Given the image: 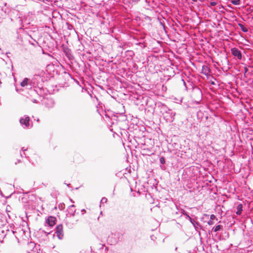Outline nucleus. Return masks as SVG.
Segmentation results:
<instances>
[{"label": "nucleus", "instance_id": "obj_1", "mask_svg": "<svg viewBox=\"0 0 253 253\" xmlns=\"http://www.w3.org/2000/svg\"><path fill=\"white\" fill-rule=\"evenodd\" d=\"M231 52H232V54L234 56H237V58L239 59H241L242 58L241 52L237 48H232L231 49Z\"/></svg>", "mask_w": 253, "mask_h": 253}, {"label": "nucleus", "instance_id": "obj_2", "mask_svg": "<svg viewBox=\"0 0 253 253\" xmlns=\"http://www.w3.org/2000/svg\"><path fill=\"white\" fill-rule=\"evenodd\" d=\"M30 118L29 117H26L25 118L21 119L20 120V123L21 124L24 125L25 126L27 127H29L30 126Z\"/></svg>", "mask_w": 253, "mask_h": 253}, {"label": "nucleus", "instance_id": "obj_3", "mask_svg": "<svg viewBox=\"0 0 253 253\" xmlns=\"http://www.w3.org/2000/svg\"><path fill=\"white\" fill-rule=\"evenodd\" d=\"M55 217L53 216H49L46 220V222L49 226H52L55 224Z\"/></svg>", "mask_w": 253, "mask_h": 253}, {"label": "nucleus", "instance_id": "obj_4", "mask_svg": "<svg viewBox=\"0 0 253 253\" xmlns=\"http://www.w3.org/2000/svg\"><path fill=\"white\" fill-rule=\"evenodd\" d=\"M56 233L58 236L63 233V226L62 225H58L56 226Z\"/></svg>", "mask_w": 253, "mask_h": 253}, {"label": "nucleus", "instance_id": "obj_5", "mask_svg": "<svg viewBox=\"0 0 253 253\" xmlns=\"http://www.w3.org/2000/svg\"><path fill=\"white\" fill-rule=\"evenodd\" d=\"M242 205L239 204L238 205L237 207V211H236V214L238 215L241 214L242 211Z\"/></svg>", "mask_w": 253, "mask_h": 253}, {"label": "nucleus", "instance_id": "obj_6", "mask_svg": "<svg viewBox=\"0 0 253 253\" xmlns=\"http://www.w3.org/2000/svg\"><path fill=\"white\" fill-rule=\"evenodd\" d=\"M28 79L27 78H25L24 80L21 83V85L23 87L27 85L28 84Z\"/></svg>", "mask_w": 253, "mask_h": 253}, {"label": "nucleus", "instance_id": "obj_7", "mask_svg": "<svg viewBox=\"0 0 253 253\" xmlns=\"http://www.w3.org/2000/svg\"><path fill=\"white\" fill-rule=\"evenodd\" d=\"M239 27L241 28V30H242L243 32H248V29H247L246 27H245L243 24H239Z\"/></svg>", "mask_w": 253, "mask_h": 253}, {"label": "nucleus", "instance_id": "obj_8", "mask_svg": "<svg viewBox=\"0 0 253 253\" xmlns=\"http://www.w3.org/2000/svg\"><path fill=\"white\" fill-rule=\"evenodd\" d=\"M240 0H232L231 2L234 5H239L240 4Z\"/></svg>", "mask_w": 253, "mask_h": 253}, {"label": "nucleus", "instance_id": "obj_9", "mask_svg": "<svg viewBox=\"0 0 253 253\" xmlns=\"http://www.w3.org/2000/svg\"><path fill=\"white\" fill-rule=\"evenodd\" d=\"M221 226L220 225H217L214 228V232H217L220 229Z\"/></svg>", "mask_w": 253, "mask_h": 253}, {"label": "nucleus", "instance_id": "obj_10", "mask_svg": "<svg viewBox=\"0 0 253 253\" xmlns=\"http://www.w3.org/2000/svg\"><path fill=\"white\" fill-rule=\"evenodd\" d=\"M160 163L162 164H164L165 163V158L163 157H162L160 159Z\"/></svg>", "mask_w": 253, "mask_h": 253}, {"label": "nucleus", "instance_id": "obj_11", "mask_svg": "<svg viewBox=\"0 0 253 253\" xmlns=\"http://www.w3.org/2000/svg\"><path fill=\"white\" fill-rule=\"evenodd\" d=\"M213 220L211 219L208 221V223L209 225H213L214 224V222L213 221Z\"/></svg>", "mask_w": 253, "mask_h": 253}, {"label": "nucleus", "instance_id": "obj_12", "mask_svg": "<svg viewBox=\"0 0 253 253\" xmlns=\"http://www.w3.org/2000/svg\"><path fill=\"white\" fill-rule=\"evenodd\" d=\"M210 219L212 220H214L215 219V216L214 214H211L210 216Z\"/></svg>", "mask_w": 253, "mask_h": 253}, {"label": "nucleus", "instance_id": "obj_13", "mask_svg": "<svg viewBox=\"0 0 253 253\" xmlns=\"http://www.w3.org/2000/svg\"><path fill=\"white\" fill-rule=\"evenodd\" d=\"M216 4V3L215 2H211V5L212 6H214Z\"/></svg>", "mask_w": 253, "mask_h": 253}, {"label": "nucleus", "instance_id": "obj_14", "mask_svg": "<svg viewBox=\"0 0 253 253\" xmlns=\"http://www.w3.org/2000/svg\"><path fill=\"white\" fill-rule=\"evenodd\" d=\"M245 73H246L248 71V69L247 67L245 68Z\"/></svg>", "mask_w": 253, "mask_h": 253}]
</instances>
